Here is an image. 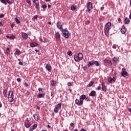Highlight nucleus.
I'll list each match as a JSON object with an SVG mask.
<instances>
[{"label":"nucleus","mask_w":131,"mask_h":131,"mask_svg":"<svg viewBox=\"0 0 131 131\" xmlns=\"http://www.w3.org/2000/svg\"><path fill=\"white\" fill-rule=\"evenodd\" d=\"M121 33H122V34H124L125 33V27L124 26H122V28L121 29Z\"/></svg>","instance_id":"6ab92c4d"},{"label":"nucleus","mask_w":131,"mask_h":131,"mask_svg":"<svg viewBox=\"0 0 131 131\" xmlns=\"http://www.w3.org/2000/svg\"><path fill=\"white\" fill-rule=\"evenodd\" d=\"M46 68L49 72H51L52 71V66H51V64H47Z\"/></svg>","instance_id":"ddd939ff"},{"label":"nucleus","mask_w":131,"mask_h":131,"mask_svg":"<svg viewBox=\"0 0 131 131\" xmlns=\"http://www.w3.org/2000/svg\"><path fill=\"white\" fill-rule=\"evenodd\" d=\"M33 128H30V129H29V131H33Z\"/></svg>","instance_id":"bf43d9fd"},{"label":"nucleus","mask_w":131,"mask_h":131,"mask_svg":"<svg viewBox=\"0 0 131 131\" xmlns=\"http://www.w3.org/2000/svg\"><path fill=\"white\" fill-rule=\"evenodd\" d=\"M116 48H117L116 45H113V49H116Z\"/></svg>","instance_id":"8fccbe9b"},{"label":"nucleus","mask_w":131,"mask_h":131,"mask_svg":"<svg viewBox=\"0 0 131 131\" xmlns=\"http://www.w3.org/2000/svg\"><path fill=\"white\" fill-rule=\"evenodd\" d=\"M13 100H14L13 98V91H10L8 94V101L9 102H10V103H12Z\"/></svg>","instance_id":"39448f33"},{"label":"nucleus","mask_w":131,"mask_h":131,"mask_svg":"<svg viewBox=\"0 0 131 131\" xmlns=\"http://www.w3.org/2000/svg\"><path fill=\"white\" fill-rule=\"evenodd\" d=\"M68 56H72V51H68L67 52Z\"/></svg>","instance_id":"473e14b6"},{"label":"nucleus","mask_w":131,"mask_h":131,"mask_svg":"<svg viewBox=\"0 0 131 131\" xmlns=\"http://www.w3.org/2000/svg\"><path fill=\"white\" fill-rule=\"evenodd\" d=\"M94 84V81H91L90 83L86 85L87 88H91V86H93Z\"/></svg>","instance_id":"4be33fe9"},{"label":"nucleus","mask_w":131,"mask_h":131,"mask_svg":"<svg viewBox=\"0 0 131 131\" xmlns=\"http://www.w3.org/2000/svg\"><path fill=\"white\" fill-rule=\"evenodd\" d=\"M50 82H51V85H52V86H55V85H56V81H55L54 80H52Z\"/></svg>","instance_id":"bb28decb"},{"label":"nucleus","mask_w":131,"mask_h":131,"mask_svg":"<svg viewBox=\"0 0 131 131\" xmlns=\"http://www.w3.org/2000/svg\"><path fill=\"white\" fill-rule=\"evenodd\" d=\"M36 8L37 10H39V3H36Z\"/></svg>","instance_id":"7c9ffc66"},{"label":"nucleus","mask_w":131,"mask_h":131,"mask_svg":"<svg viewBox=\"0 0 131 131\" xmlns=\"http://www.w3.org/2000/svg\"><path fill=\"white\" fill-rule=\"evenodd\" d=\"M15 54L16 55H19V54H20V50H16V51H15Z\"/></svg>","instance_id":"c9c22d12"},{"label":"nucleus","mask_w":131,"mask_h":131,"mask_svg":"<svg viewBox=\"0 0 131 131\" xmlns=\"http://www.w3.org/2000/svg\"><path fill=\"white\" fill-rule=\"evenodd\" d=\"M60 37H61V34L59 32L55 33V38L57 40H60Z\"/></svg>","instance_id":"2eb2a0df"},{"label":"nucleus","mask_w":131,"mask_h":131,"mask_svg":"<svg viewBox=\"0 0 131 131\" xmlns=\"http://www.w3.org/2000/svg\"><path fill=\"white\" fill-rule=\"evenodd\" d=\"M70 125H71V126L73 127V126H74V123H71L70 124Z\"/></svg>","instance_id":"09e8293b"},{"label":"nucleus","mask_w":131,"mask_h":131,"mask_svg":"<svg viewBox=\"0 0 131 131\" xmlns=\"http://www.w3.org/2000/svg\"><path fill=\"white\" fill-rule=\"evenodd\" d=\"M95 64V66L97 67L100 66V63H99V61H89L88 66V67H91V66H93Z\"/></svg>","instance_id":"7ed1b4c3"},{"label":"nucleus","mask_w":131,"mask_h":131,"mask_svg":"<svg viewBox=\"0 0 131 131\" xmlns=\"http://www.w3.org/2000/svg\"><path fill=\"white\" fill-rule=\"evenodd\" d=\"M87 9L89 12H90L93 10V4H92V3L88 2L87 3Z\"/></svg>","instance_id":"6e6552de"},{"label":"nucleus","mask_w":131,"mask_h":131,"mask_svg":"<svg viewBox=\"0 0 131 131\" xmlns=\"http://www.w3.org/2000/svg\"><path fill=\"white\" fill-rule=\"evenodd\" d=\"M74 131H78V130L77 129H75Z\"/></svg>","instance_id":"774afa93"},{"label":"nucleus","mask_w":131,"mask_h":131,"mask_svg":"<svg viewBox=\"0 0 131 131\" xmlns=\"http://www.w3.org/2000/svg\"><path fill=\"white\" fill-rule=\"evenodd\" d=\"M14 19L15 20V22L16 24H20V20H19L18 18L15 17Z\"/></svg>","instance_id":"c85d7f7f"},{"label":"nucleus","mask_w":131,"mask_h":131,"mask_svg":"<svg viewBox=\"0 0 131 131\" xmlns=\"http://www.w3.org/2000/svg\"><path fill=\"white\" fill-rule=\"evenodd\" d=\"M1 2L4 5H7V4L11 5V1H10V0H1Z\"/></svg>","instance_id":"f8f14e48"},{"label":"nucleus","mask_w":131,"mask_h":131,"mask_svg":"<svg viewBox=\"0 0 131 131\" xmlns=\"http://www.w3.org/2000/svg\"><path fill=\"white\" fill-rule=\"evenodd\" d=\"M68 86H71V85H72L71 83L68 82Z\"/></svg>","instance_id":"de8ad7c7"},{"label":"nucleus","mask_w":131,"mask_h":131,"mask_svg":"<svg viewBox=\"0 0 131 131\" xmlns=\"http://www.w3.org/2000/svg\"><path fill=\"white\" fill-rule=\"evenodd\" d=\"M17 81L18 82H21V79L20 78H17L16 79Z\"/></svg>","instance_id":"c03bdc74"},{"label":"nucleus","mask_w":131,"mask_h":131,"mask_svg":"<svg viewBox=\"0 0 131 131\" xmlns=\"http://www.w3.org/2000/svg\"><path fill=\"white\" fill-rule=\"evenodd\" d=\"M38 91H39V92H41V91H42V89L40 88L38 89Z\"/></svg>","instance_id":"603ef678"},{"label":"nucleus","mask_w":131,"mask_h":131,"mask_svg":"<svg viewBox=\"0 0 131 131\" xmlns=\"http://www.w3.org/2000/svg\"><path fill=\"white\" fill-rule=\"evenodd\" d=\"M42 9H47V5H43L42 6Z\"/></svg>","instance_id":"37998d69"},{"label":"nucleus","mask_w":131,"mask_h":131,"mask_svg":"<svg viewBox=\"0 0 131 131\" xmlns=\"http://www.w3.org/2000/svg\"><path fill=\"white\" fill-rule=\"evenodd\" d=\"M103 62L104 63H107L108 64H110V65H112V62L109 59H105L103 60Z\"/></svg>","instance_id":"aec40b11"},{"label":"nucleus","mask_w":131,"mask_h":131,"mask_svg":"<svg viewBox=\"0 0 131 131\" xmlns=\"http://www.w3.org/2000/svg\"><path fill=\"white\" fill-rule=\"evenodd\" d=\"M14 27V24L11 25V28H13Z\"/></svg>","instance_id":"338daca9"},{"label":"nucleus","mask_w":131,"mask_h":131,"mask_svg":"<svg viewBox=\"0 0 131 131\" xmlns=\"http://www.w3.org/2000/svg\"><path fill=\"white\" fill-rule=\"evenodd\" d=\"M40 40L42 42H45V41H46V39L45 38H43V39H40Z\"/></svg>","instance_id":"79ce46f5"},{"label":"nucleus","mask_w":131,"mask_h":131,"mask_svg":"<svg viewBox=\"0 0 131 131\" xmlns=\"http://www.w3.org/2000/svg\"><path fill=\"white\" fill-rule=\"evenodd\" d=\"M21 36L24 39H27L28 38V35L26 33L21 32Z\"/></svg>","instance_id":"9b49d317"},{"label":"nucleus","mask_w":131,"mask_h":131,"mask_svg":"<svg viewBox=\"0 0 131 131\" xmlns=\"http://www.w3.org/2000/svg\"><path fill=\"white\" fill-rule=\"evenodd\" d=\"M74 59L76 62H78V61H81L83 59V54L81 53L78 54V55H74Z\"/></svg>","instance_id":"f03ea898"},{"label":"nucleus","mask_w":131,"mask_h":131,"mask_svg":"<svg viewBox=\"0 0 131 131\" xmlns=\"http://www.w3.org/2000/svg\"><path fill=\"white\" fill-rule=\"evenodd\" d=\"M119 59H118V58L117 57H114L113 59V61H114V62H115V63H117V62H118Z\"/></svg>","instance_id":"cd10ccee"},{"label":"nucleus","mask_w":131,"mask_h":131,"mask_svg":"<svg viewBox=\"0 0 131 131\" xmlns=\"http://www.w3.org/2000/svg\"><path fill=\"white\" fill-rule=\"evenodd\" d=\"M80 100H84L85 99V98H86V96H85V95H81L80 97Z\"/></svg>","instance_id":"a878e982"},{"label":"nucleus","mask_w":131,"mask_h":131,"mask_svg":"<svg viewBox=\"0 0 131 131\" xmlns=\"http://www.w3.org/2000/svg\"><path fill=\"white\" fill-rule=\"evenodd\" d=\"M77 7L76 6V5H72L71 7V10L72 11H75V10H76Z\"/></svg>","instance_id":"5701e85b"},{"label":"nucleus","mask_w":131,"mask_h":131,"mask_svg":"<svg viewBox=\"0 0 131 131\" xmlns=\"http://www.w3.org/2000/svg\"><path fill=\"white\" fill-rule=\"evenodd\" d=\"M96 92L95 91H92L89 94L90 97H96Z\"/></svg>","instance_id":"dca6fc26"},{"label":"nucleus","mask_w":131,"mask_h":131,"mask_svg":"<svg viewBox=\"0 0 131 131\" xmlns=\"http://www.w3.org/2000/svg\"><path fill=\"white\" fill-rule=\"evenodd\" d=\"M18 64H19V65H23V62H22V61H19V62H18Z\"/></svg>","instance_id":"a18cd8bd"},{"label":"nucleus","mask_w":131,"mask_h":131,"mask_svg":"<svg viewBox=\"0 0 131 131\" xmlns=\"http://www.w3.org/2000/svg\"><path fill=\"white\" fill-rule=\"evenodd\" d=\"M5 17V14H0V19H2V18H4Z\"/></svg>","instance_id":"4c0bfd02"},{"label":"nucleus","mask_w":131,"mask_h":131,"mask_svg":"<svg viewBox=\"0 0 131 131\" xmlns=\"http://www.w3.org/2000/svg\"><path fill=\"white\" fill-rule=\"evenodd\" d=\"M100 10L101 11H103L104 10V6H103L102 7H101Z\"/></svg>","instance_id":"864d4df0"},{"label":"nucleus","mask_w":131,"mask_h":131,"mask_svg":"<svg viewBox=\"0 0 131 131\" xmlns=\"http://www.w3.org/2000/svg\"><path fill=\"white\" fill-rule=\"evenodd\" d=\"M24 85L25 86H28V84H27V83H26V82H25L24 83Z\"/></svg>","instance_id":"49530a36"},{"label":"nucleus","mask_w":131,"mask_h":131,"mask_svg":"<svg viewBox=\"0 0 131 131\" xmlns=\"http://www.w3.org/2000/svg\"><path fill=\"white\" fill-rule=\"evenodd\" d=\"M57 27L59 28V29H62L63 28V26H62V24H61V23L60 22H58L57 23Z\"/></svg>","instance_id":"a211bd4d"},{"label":"nucleus","mask_w":131,"mask_h":131,"mask_svg":"<svg viewBox=\"0 0 131 131\" xmlns=\"http://www.w3.org/2000/svg\"><path fill=\"white\" fill-rule=\"evenodd\" d=\"M126 69L125 68H123L122 69V72L121 73V76H123V77H126L127 76V72H126Z\"/></svg>","instance_id":"0eeeda50"},{"label":"nucleus","mask_w":131,"mask_h":131,"mask_svg":"<svg viewBox=\"0 0 131 131\" xmlns=\"http://www.w3.org/2000/svg\"><path fill=\"white\" fill-rule=\"evenodd\" d=\"M25 125L27 128H29V127H30L31 125L30 124V122H29L28 119H27L25 121Z\"/></svg>","instance_id":"9d476101"},{"label":"nucleus","mask_w":131,"mask_h":131,"mask_svg":"<svg viewBox=\"0 0 131 131\" xmlns=\"http://www.w3.org/2000/svg\"><path fill=\"white\" fill-rule=\"evenodd\" d=\"M32 126H33V128L34 129H36V127H37V124H35L33 125Z\"/></svg>","instance_id":"72a5a7b5"},{"label":"nucleus","mask_w":131,"mask_h":131,"mask_svg":"<svg viewBox=\"0 0 131 131\" xmlns=\"http://www.w3.org/2000/svg\"><path fill=\"white\" fill-rule=\"evenodd\" d=\"M108 82H110V83H112V77H108Z\"/></svg>","instance_id":"2f4dec72"},{"label":"nucleus","mask_w":131,"mask_h":131,"mask_svg":"<svg viewBox=\"0 0 131 131\" xmlns=\"http://www.w3.org/2000/svg\"><path fill=\"white\" fill-rule=\"evenodd\" d=\"M45 2H50V1H51V0H45Z\"/></svg>","instance_id":"69168bd1"},{"label":"nucleus","mask_w":131,"mask_h":131,"mask_svg":"<svg viewBox=\"0 0 131 131\" xmlns=\"http://www.w3.org/2000/svg\"><path fill=\"white\" fill-rule=\"evenodd\" d=\"M88 69V68H86V67H83V70H86Z\"/></svg>","instance_id":"4d7b16f0"},{"label":"nucleus","mask_w":131,"mask_h":131,"mask_svg":"<svg viewBox=\"0 0 131 131\" xmlns=\"http://www.w3.org/2000/svg\"><path fill=\"white\" fill-rule=\"evenodd\" d=\"M45 96H46V94L45 93H43V94L39 93L37 95V98L38 99H39L40 98H43V97H45Z\"/></svg>","instance_id":"f3484780"},{"label":"nucleus","mask_w":131,"mask_h":131,"mask_svg":"<svg viewBox=\"0 0 131 131\" xmlns=\"http://www.w3.org/2000/svg\"><path fill=\"white\" fill-rule=\"evenodd\" d=\"M7 93H8V90H3V95H4V96L5 97V98H7Z\"/></svg>","instance_id":"393cba45"},{"label":"nucleus","mask_w":131,"mask_h":131,"mask_svg":"<svg viewBox=\"0 0 131 131\" xmlns=\"http://www.w3.org/2000/svg\"><path fill=\"white\" fill-rule=\"evenodd\" d=\"M48 24H49V25H52V22L49 21Z\"/></svg>","instance_id":"052dcab7"},{"label":"nucleus","mask_w":131,"mask_h":131,"mask_svg":"<svg viewBox=\"0 0 131 131\" xmlns=\"http://www.w3.org/2000/svg\"><path fill=\"white\" fill-rule=\"evenodd\" d=\"M125 24H129V22H130V20H129V19L128 18L126 17L124 20Z\"/></svg>","instance_id":"b1692460"},{"label":"nucleus","mask_w":131,"mask_h":131,"mask_svg":"<svg viewBox=\"0 0 131 131\" xmlns=\"http://www.w3.org/2000/svg\"><path fill=\"white\" fill-rule=\"evenodd\" d=\"M75 104L78 106H82L83 104V100H79L78 99H76L75 100Z\"/></svg>","instance_id":"1a4fd4ad"},{"label":"nucleus","mask_w":131,"mask_h":131,"mask_svg":"<svg viewBox=\"0 0 131 131\" xmlns=\"http://www.w3.org/2000/svg\"><path fill=\"white\" fill-rule=\"evenodd\" d=\"M33 117H34L35 120H36V117H37V114H34Z\"/></svg>","instance_id":"e433bc0d"},{"label":"nucleus","mask_w":131,"mask_h":131,"mask_svg":"<svg viewBox=\"0 0 131 131\" xmlns=\"http://www.w3.org/2000/svg\"><path fill=\"white\" fill-rule=\"evenodd\" d=\"M112 80H113L114 81H115V80H116V79L115 78V77H113L112 78Z\"/></svg>","instance_id":"3c124183"},{"label":"nucleus","mask_w":131,"mask_h":131,"mask_svg":"<svg viewBox=\"0 0 131 131\" xmlns=\"http://www.w3.org/2000/svg\"><path fill=\"white\" fill-rule=\"evenodd\" d=\"M10 39H15V36L12 35L10 36Z\"/></svg>","instance_id":"58836bf2"},{"label":"nucleus","mask_w":131,"mask_h":131,"mask_svg":"<svg viewBox=\"0 0 131 131\" xmlns=\"http://www.w3.org/2000/svg\"><path fill=\"white\" fill-rule=\"evenodd\" d=\"M38 44L37 43L33 42L30 43L31 48H35V47H37Z\"/></svg>","instance_id":"412c9836"},{"label":"nucleus","mask_w":131,"mask_h":131,"mask_svg":"<svg viewBox=\"0 0 131 131\" xmlns=\"http://www.w3.org/2000/svg\"><path fill=\"white\" fill-rule=\"evenodd\" d=\"M27 2L29 5H31V1H30V0H27Z\"/></svg>","instance_id":"a19ab883"},{"label":"nucleus","mask_w":131,"mask_h":131,"mask_svg":"<svg viewBox=\"0 0 131 131\" xmlns=\"http://www.w3.org/2000/svg\"><path fill=\"white\" fill-rule=\"evenodd\" d=\"M0 27H3V23L2 22H0Z\"/></svg>","instance_id":"13d9d810"},{"label":"nucleus","mask_w":131,"mask_h":131,"mask_svg":"<svg viewBox=\"0 0 131 131\" xmlns=\"http://www.w3.org/2000/svg\"><path fill=\"white\" fill-rule=\"evenodd\" d=\"M6 54L8 55L10 53V48L9 47H7L6 48Z\"/></svg>","instance_id":"c756f323"},{"label":"nucleus","mask_w":131,"mask_h":131,"mask_svg":"<svg viewBox=\"0 0 131 131\" xmlns=\"http://www.w3.org/2000/svg\"><path fill=\"white\" fill-rule=\"evenodd\" d=\"M110 29H111V23L108 22L106 23L104 28L105 34L107 37L109 36V31H110Z\"/></svg>","instance_id":"f257e3e1"},{"label":"nucleus","mask_w":131,"mask_h":131,"mask_svg":"<svg viewBox=\"0 0 131 131\" xmlns=\"http://www.w3.org/2000/svg\"><path fill=\"white\" fill-rule=\"evenodd\" d=\"M7 38H10L11 36L6 35Z\"/></svg>","instance_id":"680f3d73"},{"label":"nucleus","mask_w":131,"mask_h":131,"mask_svg":"<svg viewBox=\"0 0 131 131\" xmlns=\"http://www.w3.org/2000/svg\"><path fill=\"white\" fill-rule=\"evenodd\" d=\"M37 18H38V15H35L34 16V20H36V19H37Z\"/></svg>","instance_id":"ea45409f"},{"label":"nucleus","mask_w":131,"mask_h":131,"mask_svg":"<svg viewBox=\"0 0 131 131\" xmlns=\"http://www.w3.org/2000/svg\"><path fill=\"white\" fill-rule=\"evenodd\" d=\"M33 3L35 4V5H36V4H38V1L37 0H33Z\"/></svg>","instance_id":"f704fd0d"},{"label":"nucleus","mask_w":131,"mask_h":131,"mask_svg":"<svg viewBox=\"0 0 131 131\" xmlns=\"http://www.w3.org/2000/svg\"><path fill=\"white\" fill-rule=\"evenodd\" d=\"M36 53H39V50L36 49L35 50Z\"/></svg>","instance_id":"6e6d98bb"},{"label":"nucleus","mask_w":131,"mask_h":131,"mask_svg":"<svg viewBox=\"0 0 131 131\" xmlns=\"http://www.w3.org/2000/svg\"><path fill=\"white\" fill-rule=\"evenodd\" d=\"M102 90L103 92H106L107 91V86L105 84V82H102Z\"/></svg>","instance_id":"4468645a"},{"label":"nucleus","mask_w":131,"mask_h":131,"mask_svg":"<svg viewBox=\"0 0 131 131\" xmlns=\"http://www.w3.org/2000/svg\"><path fill=\"white\" fill-rule=\"evenodd\" d=\"M61 32L63 34V36L66 38H68L69 37V31H68L67 30L62 29Z\"/></svg>","instance_id":"20e7f679"},{"label":"nucleus","mask_w":131,"mask_h":131,"mask_svg":"<svg viewBox=\"0 0 131 131\" xmlns=\"http://www.w3.org/2000/svg\"><path fill=\"white\" fill-rule=\"evenodd\" d=\"M97 89L98 90V91H100V90H101V86H99L97 88Z\"/></svg>","instance_id":"5fc2aeb1"},{"label":"nucleus","mask_w":131,"mask_h":131,"mask_svg":"<svg viewBox=\"0 0 131 131\" xmlns=\"http://www.w3.org/2000/svg\"><path fill=\"white\" fill-rule=\"evenodd\" d=\"M48 7L49 8V9H50V8H51V5L48 4Z\"/></svg>","instance_id":"0e129e2a"},{"label":"nucleus","mask_w":131,"mask_h":131,"mask_svg":"<svg viewBox=\"0 0 131 131\" xmlns=\"http://www.w3.org/2000/svg\"><path fill=\"white\" fill-rule=\"evenodd\" d=\"M80 131H86V130L85 129H81L80 130Z\"/></svg>","instance_id":"e2e57ef3"},{"label":"nucleus","mask_w":131,"mask_h":131,"mask_svg":"<svg viewBox=\"0 0 131 131\" xmlns=\"http://www.w3.org/2000/svg\"><path fill=\"white\" fill-rule=\"evenodd\" d=\"M62 106V103H58L54 108V112L55 113H58L59 112V110H60V108H61V106Z\"/></svg>","instance_id":"423d86ee"}]
</instances>
